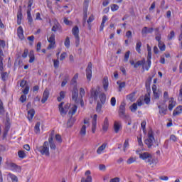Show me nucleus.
I'll return each instance as SVG.
<instances>
[{
    "label": "nucleus",
    "instance_id": "1",
    "mask_svg": "<svg viewBox=\"0 0 182 182\" xmlns=\"http://www.w3.org/2000/svg\"><path fill=\"white\" fill-rule=\"evenodd\" d=\"M139 159H141V160H144L145 163H148L150 166H151V164H154V158L153 157V155H151L149 152H144L142 154H139Z\"/></svg>",
    "mask_w": 182,
    "mask_h": 182
},
{
    "label": "nucleus",
    "instance_id": "2",
    "mask_svg": "<svg viewBox=\"0 0 182 182\" xmlns=\"http://www.w3.org/2000/svg\"><path fill=\"white\" fill-rule=\"evenodd\" d=\"M37 150L42 156H50V153L49 152V142L48 141H46L43 146L37 147Z\"/></svg>",
    "mask_w": 182,
    "mask_h": 182
},
{
    "label": "nucleus",
    "instance_id": "3",
    "mask_svg": "<svg viewBox=\"0 0 182 182\" xmlns=\"http://www.w3.org/2000/svg\"><path fill=\"white\" fill-rule=\"evenodd\" d=\"M100 93V87H97V88H92L90 90V99H92V100L90 101V103H93V100L95 102L97 101V99L99 97V94Z\"/></svg>",
    "mask_w": 182,
    "mask_h": 182
},
{
    "label": "nucleus",
    "instance_id": "4",
    "mask_svg": "<svg viewBox=\"0 0 182 182\" xmlns=\"http://www.w3.org/2000/svg\"><path fill=\"white\" fill-rule=\"evenodd\" d=\"M118 114L120 119L126 120L127 119V115H126V103L122 102L119 105Z\"/></svg>",
    "mask_w": 182,
    "mask_h": 182
},
{
    "label": "nucleus",
    "instance_id": "5",
    "mask_svg": "<svg viewBox=\"0 0 182 182\" xmlns=\"http://www.w3.org/2000/svg\"><path fill=\"white\" fill-rule=\"evenodd\" d=\"M72 33L75 38V46L77 48L80 43V37L79 36V27H77V26H75L72 29Z\"/></svg>",
    "mask_w": 182,
    "mask_h": 182
},
{
    "label": "nucleus",
    "instance_id": "6",
    "mask_svg": "<svg viewBox=\"0 0 182 182\" xmlns=\"http://www.w3.org/2000/svg\"><path fill=\"white\" fill-rule=\"evenodd\" d=\"M154 135L153 133L148 134V139L144 140L145 144L147 145L148 149H151L153 147V144L154 143Z\"/></svg>",
    "mask_w": 182,
    "mask_h": 182
},
{
    "label": "nucleus",
    "instance_id": "7",
    "mask_svg": "<svg viewBox=\"0 0 182 182\" xmlns=\"http://www.w3.org/2000/svg\"><path fill=\"white\" fill-rule=\"evenodd\" d=\"M55 33H52L50 36L48 38V42H49V45L47 47V49H53L55 48V45H56V40L55 39Z\"/></svg>",
    "mask_w": 182,
    "mask_h": 182
},
{
    "label": "nucleus",
    "instance_id": "8",
    "mask_svg": "<svg viewBox=\"0 0 182 182\" xmlns=\"http://www.w3.org/2000/svg\"><path fill=\"white\" fill-rule=\"evenodd\" d=\"M86 72V77H87V80H88V82H90V80H92V62H90L87 65V67L85 70Z\"/></svg>",
    "mask_w": 182,
    "mask_h": 182
},
{
    "label": "nucleus",
    "instance_id": "9",
    "mask_svg": "<svg viewBox=\"0 0 182 182\" xmlns=\"http://www.w3.org/2000/svg\"><path fill=\"white\" fill-rule=\"evenodd\" d=\"M55 134V131H52L48 138V144H50V148L51 150H56V144L53 141V135Z\"/></svg>",
    "mask_w": 182,
    "mask_h": 182
},
{
    "label": "nucleus",
    "instance_id": "10",
    "mask_svg": "<svg viewBox=\"0 0 182 182\" xmlns=\"http://www.w3.org/2000/svg\"><path fill=\"white\" fill-rule=\"evenodd\" d=\"M79 97V90L77 87H73V92H72V100L75 103H77V98Z\"/></svg>",
    "mask_w": 182,
    "mask_h": 182
},
{
    "label": "nucleus",
    "instance_id": "11",
    "mask_svg": "<svg viewBox=\"0 0 182 182\" xmlns=\"http://www.w3.org/2000/svg\"><path fill=\"white\" fill-rule=\"evenodd\" d=\"M9 167L11 168V170L12 171H16L17 173H21V171H22V168L21 167V166H18L15 163H10Z\"/></svg>",
    "mask_w": 182,
    "mask_h": 182
},
{
    "label": "nucleus",
    "instance_id": "12",
    "mask_svg": "<svg viewBox=\"0 0 182 182\" xmlns=\"http://www.w3.org/2000/svg\"><path fill=\"white\" fill-rule=\"evenodd\" d=\"M10 129H11V124H5V127L3 132V136H2L3 140H5V139H6V136H8V133L9 132Z\"/></svg>",
    "mask_w": 182,
    "mask_h": 182
},
{
    "label": "nucleus",
    "instance_id": "13",
    "mask_svg": "<svg viewBox=\"0 0 182 182\" xmlns=\"http://www.w3.org/2000/svg\"><path fill=\"white\" fill-rule=\"evenodd\" d=\"M150 68H151V52L148 53L146 65H145V70H149Z\"/></svg>",
    "mask_w": 182,
    "mask_h": 182
},
{
    "label": "nucleus",
    "instance_id": "14",
    "mask_svg": "<svg viewBox=\"0 0 182 182\" xmlns=\"http://www.w3.org/2000/svg\"><path fill=\"white\" fill-rule=\"evenodd\" d=\"M49 99V90L46 89L43 93V97L41 99V103L45 104L46 101Z\"/></svg>",
    "mask_w": 182,
    "mask_h": 182
},
{
    "label": "nucleus",
    "instance_id": "15",
    "mask_svg": "<svg viewBox=\"0 0 182 182\" xmlns=\"http://www.w3.org/2000/svg\"><path fill=\"white\" fill-rule=\"evenodd\" d=\"M102 85L105 92H107L109 89V77H107V76L104 77L102 80Z\"/></svg>",
    "mask_w": 182,
    "mask_h": 182
},
{
    "label": "nucleus",
    "instance_id": "16",
    "mask_svg": "<svg viewBox=\"0 0 182 182\" xmlns=\"http://www.w3.org/2000/svg\"><path fill=\"white\" fill-rule=\"evenodd\" d=\"M154 32V28L153 27L148 28V27H144L141 30V33L143 36L147 35V33H153Z\"/></svg>",
    "mask_w": 182,
    "mask_h": 182
},
{
    "label": "nucleus",
    "instance_id": "17",
    "mask_svg": "<svg viewBox=\"0 0 182 182\" xmlns=\"http://www.w3.org/2000/svg\"><path fill=\"white\" fill-rule=\"evenodd\" d=\"M159 113L161 116H166L167 114V106L162 107L161 105H158Z\"/></svg>",
    "mask_w": 182,
    "mask_h": 182
},
{
    "label": "nucleus",
    "instance_id": "18",
    "mask_svg": "<svg viewBox=\"0 0 182 182\" xmlns=\"http://www.w3.org/2000/svg\"><path fill=\"white\" fill-rule=\"evenodd\" d=\"M17 35L21 41L25 39V36H23V28L21 26L17 28Z\"/></svg>",
    "mask_w": 182,
    "mask_h": 182
},
{
    "label": "nucleus",
    "instance_id": "19",
    "mask_svg": "<svg viewBox=\"0 0 182 182\" xmlns=\"http://www.w3.org/2000/svg\"><path fill=\"white\" fill-rule=\"evenodd\" d=\"M22 6H19V9L18 10V12H17V23L18 25H21V23L22 21Z\"/></svg>",
    "mask_w": 182,
    "mask_h": 182
},
{
    "label": "nucleus",
    "instance_id": "20",
    "mask_svg": "<svg viewBox=\"0 0 182 182\" xmlns=\"http://www.w3.org/2000/svg\"><path fill=\"white\" fill-rule=\"evenodd\" d=\"M146 63V59L143 58L141 60H138L136 63H135L134 68L137 69L139 66H142V69H144V65Z\"/></svg>",
    "mask_w": 182,
    "mask_h": 182
},
{
    "label": "nucleus",
    "instance_id": "21",
    "mask_svg": "<svg viewBox=\"0 0 182 182\" xmlns=\"http://www.w3.org/2000/svg\"><path fill=\"white\" fill-rule=\"evenodd\" d=\"M0 74L1 77V80H3V82H6L9 74L8 72H4V65H2V69L0 68Z\"/></svg>",
    "mask_w": 182,
    "mask_h": 182
},
{
    "label": "nucleus",
    "instance_id": "22",
    "mask_svg": "<svg viewBox=\"0 0 182 182\" xmlns=\"http://www.w3.org/2000/svg\"><path fill=\"white\" fill-rule=\"evenodd\" d=\"M79 77V74L76 73L72 78L70 85L74 86V87H77V78Z\"/></svg>",
    "mask_w": 182,
    "mask_h": 182
},
{
    "label": "nucleus",
    "instance_id": "23",
    "mask_svg": "<svg viewBox=\"0 0 182 182\" xmlns=\"http://www.w3.org/2000/svg\"><path fill=\"white\" fill-rule=\"evenodd\" d=\"M120 129H122V124H120V122H117V121H115L114 122V132L115 133H119Z\"/></svg>",
    "mask_w": 182,
    "mask_h": 182
},
{
    "label": "nucleus",
    "instance_id": "24",
    "mask_svg": "<svg viewBox=\"0 0 182 182\" xmlns=\"http://www.w3.org/2000/svg\"><path fill=\"white\" fill-rule=\"evenodd\" d=\"M176 107V101H174V97H171L169 100V105L168 107V110L171 111Z\"/></svg>",
    "mask_w": 182,
    "mask_h": 182
},
{
    "label": "nucleus",
    "instance_id": "25",
    "mask_svg": "<svg viewBox=\"0 0 182 182\" xmlns=\"http://www.w3.org/2000/svg\"><path fill=\"white\" fill-rule=\"evenodd\" d=\"M108 129H109V118L105 117L103 125H102V130L103 132H107Z\"/></svg>",
    "mask_w": 182,
    "mask_h": 182
},
{
    "label": "nucleus",
    "instance_id": "26",
    "mask_svg": "<svg viewBox=\"0 0 182 182\" xmlns=\"http://www.w3.org/2000/svg\"><path fill=\"white\" fill-rule=\"evenodd\" d=\"M182 114V106L179 105L173 112V116H178V114Z\"/></svg>",
    "mask_w": 182,
    "mask_h": 182
},
{
    "label": "nucleus",
    "instance_id": "27",
    "mask_svg": "<svg viewBox=\"0 0 182 182\" xmlns=\"http://www.w3.org/2000/svg\"><path fill=\"white\" fill-rule=\"evenodd\" d=\"M107 19H109V18H107V16H104L102 17V23L100 27V31L102 32V31H103V28H105V23H106V21H107Z\"/></svg>",
    "mask_w": 182,
    "mask_h": 182
},
{
    "label": "nucleus",
    "instance_id": "28",
    "mask_svg": "<svg viewBox=\"0 0 182 182\" xmlns=\"http://www.w3.org/2000/svg\"><path fill=\"white\" fill-rule=\"evenodd\" d=\"M99 99H100V103H102V105H105V103H106V94H105L104 92H102L101 94H100Z\"/></svg>",
    "mask_w": 182,
    "mask_h": 182
},
{
    "label": "nucleus",
    "instance_id": "29",
    "mask_svg": "<svg viewBox=\"0 0 182 182\" xmlns=\"http://www.w3.org/2000/svg\"><path fill=\"white\" fill-rule=\"evenodd\" d=\"M35 116V109H31L28 112V119L29 121L32 120L33 119V117Z\"/></svg>",
    "mask_w": 182,
    "mask_h": 182
},
{
    "label": "nucleus",
    "instance_id": "30",
    "mask_svg": "<svg viewBox=\"0 0 182 182\" xmlns=\"http://www.w3.org/2000/svg\"><path fill=\"white\" fill-rule=\"evenodd\" d=\"M31 9H27V19L30 25L33 22V18H32V14H31Z\"/></svg>",
    "mask_w": 182,
    "mask_h": 182
},
{
    "label": "nucleus",
    "instance_id": "31",
    "mask_svg": "<svg viewBox=\"0 0 182 182\" xmlns=\"http://www.w3.org/2000/svg\"><path fill=\"white\" fill-rule=\"evenodd\" d=\"M4 50L0 49V69H2V66H4Z\"/></svg>",
    "mask_w": 182,
    "mask_h": 182
},
{
    "label": "nucleus",
    "instance_id": "32",
    "mask_svg": "<svg viewBox=\"0 0 182 182\" xmlns=\"http://www.w3.org/2000/svg\"><path fill=\"white\" fill-rule=\"evenodd\" d=\"M141 41H137L136 44V50L138 53H141Z\"/></svg>",
    "mask_w": 182,
    "mask_h": 182
},
{
    "label": "nucleus",
    "instance_id": "33",
    "mask_svg": "<svg viewBox=\"0 0 182 182\" xmlns=\"http://www.w3.org/2000/svg\"><path fill=\"white\" fill-rule=\"evenodd\" d=\"M75 120L76 119H75V118H73L71 116L67 122V127H72V126H73V124L75 123Z\"/></svg>",
    "mask_w": 182,
    "mask_h": 182
},
{
    "label": "nucleus",
    "instance_id": "34",
    "mask_svg": "<svg viewBox=\"0 0 182 182\" xmlns=\"http://www.w3.org/2000/svg\"><path fill=\"white\" fill-rule=\"evenodd\" d=\"M134 96H136V92H132L127 95V100H129V102H134Z\"/></svg>",
    "mask_w": 182,
    "mask_h": 182
},
{
    "label": "nucleus",
    "instance_id": "35",
    "mask_svg": "<svg viewBox=\"0 0 182 182\" xmlns=\"http://www.w3.org/2000/svg\"><path fill=\"white\" fill-rule=\"evenodd\" d=\"M106 149V144H102L97 149V154H102L103 150Z\"/></svg>",
    "mask_w": 182,
    "mask_h": 182
},
{
    "label": "nucleus",
    "instance_id": "36",
    "mask_svg": "<svg viewBox=\"0 0 182 182\" xmlns=\"http://www.w3.org/2000/svg\"><path fill=\"white\" fill-rule=\"evenodd\" d=\"M151 80H153V77H149L146 81V87L147 90H150V83H151Z\"/></svg>",
    "mask_w": 182,
    "mask_h": 182
},
{
    "label": "nucleus",
    "instance_id": "37",
    "mask_svg": "<svg viewBox=\"0 0 182 182\" xmlns=\"http://www.w3.org/2000/svg\"><path fill=\"white\" fill-rule=\"evenodd\" d=\"M87 19V8L83 9V25L86 23V20Z\"/></svg>",
    "mask_w": 182,
    "mask_h": 182
},
{
    "label": "nucleus",
    "instance_id": "38",
    "mask_svg": "<svg viewBox=\"0 0 182 182\" xmlns=\"http://www.w3.org/2000/svg\"><path fill=\"white\" fill-rule=\"evenodd\" d=\"M77 110V106L73 105V107L69 111L68 114H71V116H73V114L76 113Z\"/></svg>",
    "mask_w": 182,
    "mask_h": 182
},
{
    "label": "nucleus",
    "instance_id": "39",
    "mask_svg": "<svg viewBox=\"0 0 182 182\" xmlns=\"http://www.w3.org/2000/svg\"><path fill=\"white\" fill-rule=\"evenodd\" d=\"M64 45L65 48H67V49H69V48H70V38H69V36L66 37Z\"/></svg>",
    "mask_w": 182,
    "mask_h": 182
},
{
    "label": "nucleus",
    "instance_id": "40",
    "mask_svg": "<svg viewBox=\"0 0 182 182\" xmlns=\"http://www.w3.org/2000/svg\"><path fill=\"white\" fill-rule=\"evenodd\" d=\"M102 106H103V104H102V102L97 101V107H96V112H97V113H100V112H102Z\"/></svg>",
    "mask_w": 182,
    "mask_h": 182
},
{
    "label": "nucleus",
    "instance_id": "41",
    "mask_svg": "<svg viewBox=\"0 0 182 182\" xmlns=\"http://www.w3.org/2000/svg\"><path fill=\"white\" fill-rule=\"evenodd\" d=\"M130 58V50H128L125 53L124 57V62L127 63L129 62V58Z\"/></svg>",
    "mask_w": 182,
    "mask_h": 182
},
{
    "label": "nucleus",
    "instance_id": "42",
    "mask_svg": "<svg viewBox=\"0 0 182 182\" xmlns=\"http://www.w3.org/2000/svg\"><path fill=\"white\" fill-rule=\"evenodd\" d=\"M18 156L19 159H25V157H26V154L25 153V151H18Z\"/></svg>",
    "mask_w": 182,
    "mask_h": 182
},
{
    "label": "nucleus",
    "instance_id": "43",
    "mask_svg": "<svg viewBox=\"0 0 182 182\" xmlns=\"http://www.w3.org/2000/svg\"><path fill=\"white\" fill-rule=\"evenodd\" d=\"M41 122H38L36 123V125L34 127L36 133H39L41 132Z\"/></svg>",
    "mask_w": 182,
    "mask_h": 182
},
{
    "label": "nucleus",
    "instance_id": "44",
    "mask_svg": "<svg viewBox=\"0 0 182 182\" xmlns=\"http://www.w3.org/2000/svg\"><path fill=\"white\" fill-rule=\"evenodd\" d=\"M129 109L131 112H132V113L136 112V111L137 110V104L134 103L132 105L129 107Z\"/></svg>",
    "mask_w": 182,
    "mask_h": 182
},
{
    "label": "nucleus",
    "instance_id": "45",
    "mask_svg": "<svg viewBox=\"0 0 182 182\" xmlns=\"http://www.w3.org/2000/svg\"><path fill=\"white\" fill-rule=\"evenodd\" d=\"M81 136H86V125H83L80 131Z\"/></svg>",
    "mask_w": 182,
    "mask_h": 182
},
{
    "label": "nucleus",
    "instance_id": "46",
    "mask_svg": "<svg viewBox=\"0 0 182 182\" xmlns=\"http://www.w3.org/2000/svg\"><path fill=\"white\" fill-rule=\"evenodd\" d=\"M144 100L146 105H150V92H148V95H145Z\"/></svg>",
    "mask_w": 182,
    "mask_h": 182
},
{
    "label": "nucleus",
    "instance_id": "47",
    "mask_svg": "<svg viewBox=\"0 0 182 182\" xmlns=\"http://www.w3.org/2000/svg\"><path fill=\"white\" fill-rule=\"evenodd\" d=\"M117 84L119 85V92L122 91V89H123V87H126V82H120V81H117Z\"/></svg>",
    "mask_w": 182,
    "mask_h": 182
},
{
    "label": "nucleus",
    "instance_id": "48",
    "mask_svg": "<svg viewBox=\"0 0 182 182\" xmlns=\"http://www.w3.org/2000/svg\"><path fill=\"white\" fill-rule=\"evenodd\" d=\"M158 46L160 49V50H161V52H164V50H166V45L164 44V43H159L158 44Z\"/></svg>",
    "mask_w": 182,
    "mask_h": 182
},
{
    "label": "nucleus",
    "instance_id": "49",
    "mask_svg": "<svg viewBox=\"0 0 182 182\" xmlns=\"http://www.w3.org/2000/svg\"><path fill=\"white\" fill-rule=\"evenodd\" d=\"M9 176L10 177V178L11 179V181L13 182H18V176L12 174V173H10L9 175Z\"/></svg>",
    "mask_w": 182,
    "mask_h": 182
},
{
    "label": "nucleus",
    "instance_id": "50",
    "mask_svg": "<svg viewBox=\"0 0 182 182\" xmlns=\"http://www.w3.org/2000/svg\"><path fill=\"white\" fill-rule=\"evenodd\" d=\"M111 10H112V12H116V11H119V5L112 4L111 6Z\"/></svg>",
    "mask_w": 182,
    "mask_h": 182
},
{
    "label": "nucleus",
    "instance_id": "51",
    "mask_svg": "<svg viewBox=\"0 0 182 182\" xmlns=\"http://www.w3.org/2000/svg\"><path fill=\"white\" fill-rule=\"evenodd\" d=\"M81 182H92V176H87L86 179H85V178H82Z\"/></svg>",
    "mask_w": 182,
    "mask_h": 182
},
{
    "label": "nucleus",
    "instance_id": "52",
    "mask_svg": "<svg viewBox=\"0 0 182 182\" xmlns=\"http://www.w3.org/2000/svg\"><path fill=\"white\" fill-rule=\"evenodd\" d=\"M53 67L55 68V69H58L59 68V60H53Z\"/></svg>",
    "mask_w": 182,
    "mask_h": 182
},
{
    "label": "nucleus",
    "instance_id": "53",
    "mask_svg": "<svg viewBox=\"0 0 182 182\" xmlns=\"http://www.w3.org/2000/svg\"><path fill=\"white\" fill-rule=\"evenodd\" d=\"M60 24H59V23H58L57 24H55L53 27H52V32H56V31H58L59 29V26Z\"/></svg>",
    "mask_w": 182,
    "mask_h": 182
},
{
    "label": "nucleus",
    "instance_id": "54",
    "mask_svg": "<svg viewBox=\"0 0 182 182\" xmlns=\"http://www.w3.org/2000/svg\"><path fill=\"white\" fill-rule=\"evenodd\" d=\"M174 36H175L174 31H171L170 32V34L168 36V41H171L173 39V38H174Z\"/></svg>",
    "mask_w": 182,
    "mask_h": 182
},
{
    "label": "nucleus",
    "instance_id": "55",
    "mask_svg": "<svg viewBox=\"0 0 182 182\" xmlns=\"http://www.w3.org/2000/svg\"><path fill=\"white\" fill-rule=\"evenodd\" d=\"M136 161V158L130 157L127 161V164H132Z\"/></svg>",
    "mask_w": 182,
    "mask_h": 182
},
{
    "label": "nucleus",
    "instance_id": "56",
    "mask_svg": "<svg viewBox=\"0 0 182 182\" xmlns=\"http://www.w3.org/2000/svg\"><path fill=\"white\" fill-rule=\"evenodd\" d=\"M85 95H86V92H85V89L84 88H80V96L81 97V99L83 98V96H85Z\"/></svg>",
    "mask_w": 182,
    "mask_h": 182
},
{
    "label": "nucleus",
    "instance_id": "57",
    "mask_svg": "<svg viewBox=\"0 0 182 182\" xmlns=\"http://www.w3.org/2000/svg\"><path fill=\"white\" fill-rule=\"evenodd\" d=\"M27 83H28V82H27L26 80H22L21 81V82H20V86H21V87H25V86H26V87L28 86Z\"/></svg>",
    "mask_w": 182,
    "mask_h": 182
},
{
    "label": "nucleus",
    "instance_id": "58",
    "mask_svg": "<svg viewBox=\"0 0 182 182\" xmlns=\"http://www.w3.org/2000/svg\"><path fill=\"white\" fill-rule=\"evenodd\" d=\"M23 95H28L29 93V85H26L24 90H22Z\"/></svg>",
    "mask_w": 182,
    "mask_h": 182
},
{
    "label": "nucleus",
    "instance_id": "59",
    "mask_svg": "<svg viewBox=\"0 0 182 182\" xmlns=\"http://www.w3.org/2000/svg\"><path fill=\"white\" fill-rule=\"evenodd\" d=\"M20 101L21 103H25L26 102V95H23L20 97Z\"/></svg>",
    "mask_w": 182,
    "mask_h": 182
},
{
    "label": "nucleus",
    "instance_id": "60",
    "mask_svg": "<svg viewBox=\"0 0 182 182\" xmlns=\"http://www.w3.org/2000/svg\"><path fill=\"white\" fill-rule=\"evenodd\" d=\"M164 102H167L168 100V92L167 91H165L164 92Z\"/></svg>",
    "mask_w": 182,
    "mask_h": 182
},
{
    "label": "nucleus",
    "instance_id": "61",
    "mask_svg": "<svg viewBox=\"0 0 182 182\" xmlns=\"http://www.w3.org/2000/svg\"><path fill=\"white\" fill-rule=\"evenodd\" d=\"M111 105L114 107L116 106V97H112L110 100Z\"/></svg>",
    "mask_w": 182,
    "mask_h": 182
},
{
    "label": "nucleus",
    "instance_id": "62",
    "mask_svg": "<svg viewBox=\"0 0 182 182\" xmlns=\"http://www.w3.org/2000/svg\"><path fill=\"white\" fill-rule=\"evenodd\" d=\"M97 125V123L92 122V133H96Z\"/></svg>",
    "mask_w": 182,
    "mask_h": 182
},
{
    "label": "nucleus",
    "instance_id": "63",
    "mask_svg": "<svg viewBox=\"0 0 182 182\" xmlns=\"http://www.w3.org/2000/svg\"><path fill=\"white\" fill-rule=\"evenodd\" d=\"M63 22L65 25H72V21H69V19L65 18L64 20H63Z\"/></svg>",
    "mask_w": 182,
    "mask_h": 182
},
{
    "label": "nucleus",
    "instance_id": "64",
    "mask_svg": "<svg viewBox=\"0 0 182 182\" xmlns=\"http://www.w3.org/2000/svg\"><path fill=\"white\" fill-rule=\"evenodd\" d=\"M109 182H120V178L115 177L114 178H112Z\"/></svg>",
    "mask_w": 182,
    "mask_h": 182
}]
</instances>
